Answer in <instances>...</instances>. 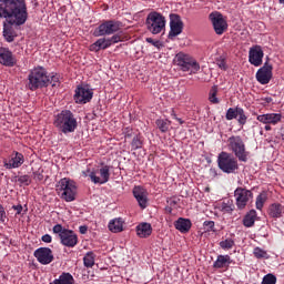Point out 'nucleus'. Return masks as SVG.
Masks as SVG:
<instances>
[{
  "label": "nucleus",
  "instance_id": "f8f14e48",
  "mask_svg": "<svg viewBox=\"0 0 284 284\" xmlns=\"http://www.w3.org/2000/svg\"><path fill=\"white\" fill-rule=\"evenodd\" d=\"M94 97V91L89 85H78L74 91L73 101L79 105H85L90 103Z\"/></svg>",
  "mask_w": 284,
  "mask_h": 284
},
{
  "label": "nucleus",
  "instance_id": "4c0bfd02",
  "mask_svg": "<svg viewBox=\"0 0 284 284\" xmlns=\"http://www.w3.org/2000/svg\"><path fill=\"white\" fill-rule=\"evenodd\" d=\"M267 201V193H260L256 196V201H255V207L256 210H263V205H265V202Z\"/></svg>",
  "mask_w": 284,
  "mask_h": 284
},
{
  "label": "nucleus",
  "instance_id": "393cba45",
  "mask_svg": "<svg viewBox=\"0 0 284 284\" xmlns=\"http://www.w3.org/2000/svg\"><path fill=\"white\" fill-rule=\"evenodd\" d=\"M230 265H232L230 255H217L216 261L213 263L215 270H227Z\"/></svg>",
  "mask_w": 284,
  "mask_h": 284
},
{
  "label": "nucleus",
  "instance_id": "79ce46f5",
  "mask_svg": "<svg viewBox=\"0 0 284 284\" xmlns=\"http://www.w3.org/2000/svg\"><path fill=\"white\" fill-rule=\"evenodd\" d=\"M110 45H114L115 43H121L123 41V36L121 33H115L112 37L108 38Z\"/></svg>",
  "mask_w": 284,
  "mask_h": 284
},
{
  "label": "nucleus",
  "instance_id": "ea45409f",
  "mask_svg": "<svg viewBox=\"0 0 284 284\" xmlns=\"http://www.w3.org/2000/svg\"><path fill=\"white\" fill-rule=\"evenodd\" d=\"M253 256H255V258H270V255L267 254V251L256 246L253 250Z\"/></svg>",
  "mask_w": 284,
  "mask_h": 284
},
{
  "label": "nucleus",
  "instance_id": "bf43d9fd",
  "mask_svg": "<svg viewBox=\"0 0 284 284\" xmlns=\"http://www.w3.org/2000/svg\"><path fill=\"white\" fill-rule=\"evenodd\" d=\"M175 121H178L180 125H183V123H185V121H183L181 118L175 119Z\"/></svg>",
  "mask_w": 284,
  "mask_h": 284
},
{
  "label": "nucleus",
  "instance_id": "5701e85b",
  "mask_svg": "<svg viewBox=\"0 0 284 284\" xmlns=\"http://www.w3.org/2000/svg\"><path fill=\"white\" fill-rule=\"evenodd\" d=\"M133 196L138 201L142 210H145V207H148V191H145L143 186H134Z\"/></svg>",
  "mask_w": 284,
  "mask_h": 284
},
{
  "label": "nucleus",
  "instance_id": "72a5a7b5",
  "mask_svg": "<svg viewBox=\"0 0 284 284\" xmlns=\"http://www.w3.org/2000/svg\"><path fill=\"white\" fill-rule=\"evenodd\" d=\"M234 202L232 200L223 201L220 205L221 212H224V214H232L234 212Z\"/></svg>",
  "mask_w": 284,
  "mask_h": 284
},
{
  "label": "nucleus",
  "instance_id": "39448f33",
  "mask_svg": "<svg viewBox=\"0 0 284 284\" xmlns=\"http://www.w3.org/2000/svg\"><path fill=\"white\" fill-rule=\"evenodd\" d=\"M55 190L59 196L67 203H72V201L77 199V183L68 178L61 179L58 182Z\"/></svg>",
  "mask_w": 284,
  "mask_h": 284
},
{
  "label": "nucleus",
  "instance_id": "a18cd8bd",
  "mask_svg": "<svg viewBox=\"0 0 284 284\" xmlns=\"http://www.w3.org/2000/svg\"><path fill=\"white\" fill-rule=\"evenodd\" d=\"M60 83L59 74H54L51 78L49 77V85H52V88H59Z\"/></svg>",
  "mask_w": 284,
  "mask_h": 284
},
{
  "label": "nucleus",
  "instance_id": "052dcab7",
  "mask_svg": "<svg viewBox=\"0 0 284 284\" xmlns=\"http://www.w3.org/2000/svg\"><path fill=\"white\" fill-rule=\"evenodd\" d=\"M280 3H282L284 6V0H278Z\"/></svg>",
  "mask_w": 284,
  "mask_h": 284
},
{
  "label": "nucleus",
  "instance_id": "4468645a",
  "mask_svg": "<svg viewBox=\"0 0 284 284\" xmlns=\"http://www.w3.org/2000/svg\"><path fill=\"white\" fill-rule=\"evenodd\" d=\"M209 19L212 22L215 34L221 36L224 32H227V20L223 18V14H221V12L215 11L210 13Z\"/></svg>",
  "mask_w": 284,
  "mask_h": 284
},
{
  "label": "nucleus",
  "instance_id": "e433bc0d",
  "mask_svg": "<svg viewBox=\"0 0 284 284\" xmlns=\"http://www.w3.org/2000/svg\"><path fill=\"white\" fill-rule=\"evenodd\" d=\"M221 250H224L227 252L229 250H232L234 245H236V242L232 237H227L219 243Z\"/></svg>",
  "mask_w": 284,
  "mask_h": 284
},
{
  "label": "nucleus",
  "instance_id": "c756f323",
  "mask_svg": "<svg viewBox=\"0 0 284 284\" xmlns=\"http://www.w3.org/2000/svg\"><path fill=\"white\" fill-rule=\"evenodd\" d=\"M254 223H256V211L251 210L245 214L243 219V225L244 227H254Z\"/></svg>",
  "mask_w": 284,
  "mask_h": 284
},
{
  "label": "nucleus",
  "instance_id": "603ef678",
  "mask_svg": "<svg viewBox=\"0 0 284 284\" xmlns=\"http://www.w3.org/2000/svg\"><path fill=\"white\" fill-rule=\"evenodd\" d=\"M79 232L80 234H88V226L85 225L79 226Z\"/></svg>",
  "mask_w": 284,
  "mask_h": 284
},
{
  "label": "nucleus",
  "instance_id": "423d86ee",
  "mask_svg": "<svg viewBox=\"0 0 284 284\" xmlns=\"http://www.w3.org/2000/svg\"><path fill=\"white\" fill-rule=\"evenodd\" d=\"M52 232L53 234H58L60 243L64 247H77L79 245V235L74 231L63 227V225L55 224Z\"/></svg>",
  "mask_w": 284,
  "mask_h": 284
},
{
  "label": "nucleus",
  "instance_id": "8fccbe9b",
  "mask_svg": "<svg viewBox=\"0 0 284 284\" xmlns=\"http://www.w3.org/2000/svg\"><path fill=\"white\" fill-rule=\"evenodd\" d=\"M41 241H42L43 243H52V235H50V234H44V235H42Z\"/></svg>",
  "mask_w": 284,
  "mask_h": 284
},
{
  "label": "nucleus",
  "instance_id": "b1692460",
  "mask_svg": "<svg viewBox=\"0 0 284 284\" xmlns=\"http://www.w3.org/2000/svg\"><path fill=\"white\" fill-rule=\"evenodd\" d=\"M111 48L110 40L108 38H100L89 47L90 52H101V50H108Z\"/></svg>",
  "mask_w": 284,
  "mask_h": 284
},
{
  "label": "nucleus",
  "instance_id": "412c9836",
  "mask_svg": "<svg viewBox=\"0 0 284 284\" xmlns=\"http://www.w3.org/2000/svg\"><path fill=\"white\" fill-rule=\"evenodd\" d=\"M256 119L264 125H278L283 119V115L280 113H266L257 115Z\"/></svg>",
  "mask_w": 284,
  "mask_h": 284
},
{
  "label": "nucleus",
  "instance_id": "864d4df0",
  "mask_svg": "<svg viewBox=\"0 0 284 284\" xmlns=\"http://www.w3.org/2000/svg\"><path fill=\"white\" fill-rule=\"evenodd\" d=\"M33 175H34V179H37L38 181H43V174L39 172H34Z\"/></svg>",
  "mask_w": 284,
  "mask_h": 284
},
{
  "label": "nucleus",
  "instance_id": "6ab92c4d",
  "mask_svg": "<svg viewBox=\"0 0 284 284\" xmlns=\"http://www.w3.org/2000/svg\"><path fill=\"white\" fill-rule=\"evenodd\" d=\"M226 121H233V119H237V123L240 125H245L247 123V115H245V110L243 108H229L225 114Z\"/></svg>",
  "mask_w": 284,
  "mask_h": 284
},
{
  "label": "nucleus",
  "instance_id": "ddd939ff",
  "mask_svg": "<svg viewBox=\"0 0 284 284\" xmlns=\"http://www.w3.org/2000/svg\"><path fill=\"white\" fill-rule=\"evenodd\" d=\"M89 174H84V176H90L92 183L104 185L110 181V166L103 165L101 169H97L95 171L88 170Z\"/></svg>",
  "mask_w": 284,
  "mask_h": 284
},
{
  "label": "nucleus",
  "instance_id": "680f3d73",
  "mask_svg": "<svg viewBox=\"0 0 284 284\" xmlns=\"http://www.w3.org/2000/svg\"><path fill=\"white\" fill-rule=\"evenodd\" d=\"M26 212H28V209L24 210V214H26Z\"/></svg>",
  "mask_w": 284,
  "mask_h": 284
},
{
  "label": "nucleus",
  "instance_id": "9b49d317",
  "mask_svg": "<svg viewBox=\"0 0 284 284\" xmlns=\"http://www.w3.org/2000/svg\"><path fill=\"white\" fill-rule=\"evenodd\" d=\"M235 205L237 210H245L247 204L254 199V193L252 190L239 186L234 191Z\"/></svg>",
  "mask_w": 284,
  "mask_h": 284
},
{
  "label": "nucleus",
  "instance_id": "cd10ccee",
  "mask_svg": "<svg viewBox=\"0 0 284 284\" xmlns=\"http://www.w3.org/2000/svg\"><path fill=\"white\" fill-rule=\"evenodd\" d=\"M136 234L140 239H148V236L152 235V224L150 223H141L136 226Z\"/></svg>",
  "mask_w": 284,
  "mask_h": 284
},
{
  "label": "nucleus",
  "instance_id": "dca6fc26",
  "mask_svg": "<svg viewBox=\"0 0 284 284\" xmlns=\"http://www.w3.org/2000/svg\"><path fill=\"white\" fill-rule=\"evenodd\" d=\"M263 57H265V53L261 45L256 44L250 48L248 63H251V65H254L255 68L263 65Z\"/></svg>",
  "mask_w": 284,
  "mask_h": 284
},
{
  "label": "nucleus",
  "instance_id": "a211bd4d",
  "mask_svg": "<svg viewBox=\"0 0 284 284\" xmlns=\"http://www.w3.org/2000/svg\"><path fill=\"white\" fill-rule=\"evenodd\" d=\"M272 64H270V62L266 61L264 65L257 70L255 74L256 81L261 83V85H267V83L272 81Z\"/></svg>",
  "mask_w": 284,
  "mask_h": 284
},
{
  "label": "nucleus",
  "instance_id": "7ed1b4c3",
  "mask_svg": "<svg viewBox=\"0 0 284 284\" xmlns=\"http://www.w3.org/2000/svg\"><path fill=\"white\" fill-rule=\"evenodd\" d=\"M50 85V75H48V70L43 67H36L29 71L27 88L31 92H37L42 88H48Z\"/></svg>",
  "mask_w": 284,
  "mask_h": 284
},
{
  "label": "nucleus",
  "instance_id": "4be33fe9",
  "mask_svg": "<svg viewBox=\"0 0 284 284\" xmlns=\"http://www.w3.org/2000/svg\"><path fill=\"white\" fill-rule=\"evenodd\" d=\"M0 63L1 65H6L7 68H13L17 64V60L14 55H12V51L6 48L0 49Z\"/></svg>",
  "mask_w": 284,
  "mask_h": 284
},
{
  "label": "nucleus",
  "instance_id": "aec40b11",
  "mask_svg": "<svg viewBox=\"0 0 284 284\" xmlns=\"http://www.w3.org/2000/svg\"><path fill=\"white\" fill-rule=\"evenodd\" d=\"M3 163L7 170H17V168H21V165L26 163V158L23 156V153L13 151L9 161L4 160Z\"/></svg>",
  "mask_w": 284,
  "mask_h": 284
},
{
  "label": "nucleus",
  "instance_id": "f3484780",
  "mask_svg": "<svg viewBox=\"0 0 284 284\" xmlns=\"http://www.w3.org/2000/svg\"><path fill=\"white\" fill-rule=\"evenodd\" d=\"M181 32H183V20H181V16L176 13H171L169 39H174V37H179Z\"/></svg>",
  "mask_w": 284,
  "mask_h": 284
},
{
  "label": "nucleus",
  "instance_id": "20e7f679",
  "mask_svg": "<svg viewBox=\"0 0 284 284\" xmlns=\"http://www.w3.org/2000/svg\"><path fill=\"white\" fill-rule=\"evenodd\" d=\"M229 150L234 154L237 161L247 163L250 151L245 149V142L241 135H232L227 139Z\"/></svg>",
  "mask_w": 284,
  "mask_h": 284
},
{
  "label": "nucleus",
  "instance_id": "9d476101",
  "mask_svg": "<svg viewBox=\"0 0 284 284\" xmlns=\"http://www.w3.org/2000/svg\"><path fill=\"white\" fill-rule=\"evenodd\" d=\"M122 23L116 20H105L93 31V37H110L121 30Z\"/></svg>",
  "mask_w": 284,
  "mask_h": 284
},
{
  "label": "nucleus",
  "instance_id": "7c9ffc66",
  "mask_svg": "<svg viewBox=\"0 0 284 284\" xmlns=\"http://www.w3.org/2000/svg\"><path fill=\"white\" fill-rule=\"evenodd\" d=\"M53 284H74V276L70 273L63 272L59 278L53 281Z\"/></svg>",
  "mask_w": 284,
  "mask_h": 284
},
{
  "label": "nucleus",
  "instance_id": "6e6552de",
  "mask_svg": "<svg viewBox=\"0 0 284 284\" xmlns=\"http://www.w3.org/2000/svg\"><path fill=\"white\" fill-rule=\"evenodd\" d=\"M173 62L179 65L180 70L182 72H193V74H196L199 70H201V65L196 63V60H194L189 54H185L183 52H180L175 55Z\"/></svg>",
  "mask_w": 284,
  "mask_h": 284
},
{
  "label": "nucleus",
  "instance_id": "c85d7f7f",
  "mask_svg": "<svg viewBox=\"0 0 284 284\" xmlns=\"http://www.w3.org/2000/svg\"><path fill=\"white\" fill-rule=\"evenodd\" d=\"M109 230L113 232V234H119V232H123V219L118 217L109 222Z\"/></svg>",
  "mask_w": 284,
  "mask_h": 284
},
{
  "label": "nucleus",
  "instance_id": "c9c22d12",
  "mask_svg": "<svg viewBox=\"0 0 284 284\" xmlns=\"http://www.w3.org/2000/svg\"><path fill=\"white\" fill-rule=\"evenodd\" d=\"M217 94H219V87L213 85L209 92L210 103H213L214 105L221 103V101L216 98Z\"/></svg>",
  "mask_w": 284,
  "mask_h": 284
},
{
  "label": "nucleus",
  "instance_id": "58836bf2",
  "mask_svg": "<svg viewBox=\"0 0 284 284\" xmlns=\"http://www.w3.org/2000/svg\"><path fill=\"white\" fill-rule=\"evenodd\" d=\"M132 150H141L143 148V138L141 135H135L131 142Z\"/></svg>",
  "mask_w": 284,
  "mask_h": 284
},
{
  "label": "nucleus",
  "instance_id": "c03bdc74",
  "mask_svg": "<svg viewBox=\"0 0 284 284\" xmlns=\"http://www.w3.org/2000/svg\"><path fill=\"white\" fill-rule=\"evenodd\" d=\"M216 65L220 70H227V61H225V58L223 57L216 59Z\"/></svg>",
  "mask_w": 284,
  "mask_h": 284
},
{
  "label": "nucleus",
  "instance_id": "2f4dec72",
  "mask_svg": "<svg viewBox=\"0 0 284 284\" xmlns=\"http://www.w3.org/2000/svg\"><path fill=\"white\" fill-rule=\"evenodd\" d=\"M3 38L8 43H12L17 39V32L12 27L4 26L3 28Z\"/></svg>",
  "mask_w": 284,
  "mask_h": 284
},
{
  "label": "nucleus",
  "instance_id": "f704fd0d",
  "mask_svg": "<svg viewBox=\"0 0 284 284\" xmlns=\"http://www.w3.org/2000/svg\"><path fill=\"white\" fill-rule=\"evenodd\" d=\"M95 258H97V255L94 254V252L92 251L88 252L83 257L84 267H94Z\"/></svg>",
  "mask_w": 284,
  "mask_h": 284
},
{
  "label": "nucleus",
  "instance_id": "a878e982",
  "mask_svg": "<svg viewBox=\"0 0 284 284\" xmlns=\"http://www.w3.org/2000/svg\"><path fill=\"white\" fill-rule=\"evenodd\" d=\"M175 230H179L182 234H185L192 230V221L190 219L180 217L174 223Z\"/></svg>",
  "mask_w": 284,
  "mask_h": 284
},
{
  "label": "nucleus",
  "instance_id": "09e8293b",
  "mask_svg": "<svg viewBox=\"0 0 284 284\" xmlns=\"http://www.w3.org/2000/svg\"><path fill=\"white\" fill-rule=\"evenodd\" d=\"M12 210H14L17 213H16V216H19L22 212H23V206L21 204L19 205H13L12 206Z\"/></svg>",
  "mask_w": 284,
  "mask_h": 284
},
{
  "label": "nucleus",
  "instance_id": "6e6d98bb",
  "mask_svg": "<svg viewBox=\"0 0 284 284\" xmlns=\"http://www.w3.org/2000/svg\"><path fill=\"white\" fill-rule=\"evenodd\" d=\"M171 116L172 119H174V121L179 118L176 116V112L174 111V109H171Z\"/></svg>",
  "mask_w": 284,
  "mask_h": 284
},
{
  "label": "nucleus",
  "instance_id": "37998d69",
  "mask_svg": "<svg viewBox=\"0 0 284 284\" xmlns=\"http://www.w3.org/2000/svg\"><path fill=\"white\" fill-rule=\"evenodd\" d=\"M262 284H276V277L274 274L268 273L263 277Z\"/></svg>",
  "mask_w": 284,
  "mask_h": 284
},
{
  "label": "nucleus",
  "instance_id": "5fc2aeb1",
  "mask_svg": "<svg viewBox=\"0 0 284 284\" xmlns=\"http://www.w3.org/2000/svg\"><path fill=\"white\" fill-rule=\"evenodd\" d=\"M146 43H151L152 45H156V42L152 38H146Z\"/></svg>",
  "mask_w": 284,
  "mask_h": 284
},
{
  "label": "nucleus",
  "instance_id": "1a4fd4ad",
  "mask_svg": "<svg viewBox=\"0 0 284 284\" xmlns=\"http://www.w3.org/2000/svg\"><path fill=\"white\" fill-rule=\"evenodd\" d=\"M145 23L149 32L152 34H161L165 30V17L156 11L148 14Z\"/></svg>",
  "mask_w": 284,
  "mask_h": 284
},
{
  "label": "nucleus",
  "instance_id": "f257e3e1",
  "mask_svg": "<svg viewBox=\"0 0 284 284\" xmlns=\"http://www.w3.org/2000/svg\"><path fill=\"white\" fill-rule=\"evenodd\" d=\"M0 17L9 26H23L28 21L26 0H0Z\"/></svg>",
  "mask_w": 284,
  "mask_h": 284
},
{
  "label": "nucleus",
  "instance_id": "4d7b16f0",
  "mask_svg": "<svg viewBox=\"0 0 284 284\" xmlns=\"http://www.w3.org/2000/svg\"><path fill=\"white\" fill-rule=\"evenodd\" d=\"M264 130H265L266 132H270V131H272V126H271L270 124H266V125L264 126Z\"/></svg>",
  "mask_w": 284,
  "mask_h": 284
},
{
  "label": "nucleus",
  "instance_id": "e2e57ef3",
  "mask_svg": "<svg viewBox=\"0 0 284 284\" xmlns=\"http://www.w3.org/2000/svg\"><path fill=\"white\" fill-rule=\"evenodd\" d=\"M130 136V134H126V138H129Z\"/></svg>",
  "mask_w": 284,
  "mask_h": 284
},
{
  "label": "nucleus",
  "instance_id": "3c124183",
  "mask_svg": "<svg viewBox=\"0 0 284 284\" xmlns=\"http://www.w3.org/2000/svg\"><path fill=\"white\" fill-rule=\"evenodd\" d=\"M261 103H262V105H268V103H272V101H274L273 99H272V97H267V98H262L261 99Z\"/></svg>",
  "mask_w": 284,
  "mask_h": 284
},
{
  "label": "nucleus",
  "instance_id": "0eeeda50",
  "mask_svg": "<svg viewBox=\"0 0 284 284\" xmlns=\"http://www.w3.org/2000/svg\"><path fill=\"white\" fill-rule=\"evenodd\" d=\"M217 166L224 174H234L239 170V160L232 154L222 151L217 156Z\"/></svg>",
  "mask_w": 284,
  "mask_h": 284
},
{
  "label": "nucleus",
  "instance_id": "f03ea898",
  "mask_svg": "<svg viewBox=\"0 0 284 284\" xmlns=\"http://www.w3.org/2000/svg\"><path fill=\"white\" fill-rule=\"evenodd\" d=\"M53 125L62 134H72L79 128L77 116L70 110H62L60 113L54 115Z\"/></svg>",
  "mask_w": 284,
  "mask_h": 284
},
{
  "label": "nucleus",
  "instance_id": "473e14b6",
  "mask_svg": "<svg viewBox=\"0 0 284 284\" xmlns=\"http://www.w3.org/2000/svg\"><path fill=\"white\" fill-rule=\"evenodd\" d=\"M155 125H156L158 130H160V132L165 134V132H168L170 130V125H172V121L158 119L155 121Z\"/></svg>",
  "mask_w": 284,
  "mask_h": 284
},
{
  "label": "nucleus",
  "instance_id": "bb28decb",
  "mask_svg": "<svg viewBox=\"0 0 284 284\" xmlns=\"http://www.w3.org/2000/svg\"><path fill=\"white\" fill-rule=\"evenodd\" d=\"M284 214V205L281 203H273L268 206V216L271 219H281Z\"/></svg>",
  "mask_w": 284,
  "mask_h": 284
},
{
  "label": "nucleus",
  "instance_id": "49530a36",
  "mask_svg": "<svg viewBox=\"0 0 284 284\" xmlns=\"http://www.w3.org/2000/svg\"><path fill=\"white\" fill-rule=\"evenodd\" d=\"M204 227H206V232H215L214 230V221H205L203 223Z\"/></svg>",
  "mask_w": 284,
  "mask_h": 284
},
{
  "label": "nucleus",
  "instance_id": "2eb2a0df",
  "mask_svg": "<svg viewBox=\"0 0 284 284\" xmlns=\"http://www.w3.org/2000/svg\"><path fill=\"white\" fill-rule=\"evenodd\" d=\"M34 258H37L38 263L41 265H50L52 261H54V254L52 253V248L50 247H39L33 252Z\"/></svg>",
  "mask_w": 284,
  "mask_h": 284
},
{
  "label": "nucleus",
  "instance_id": "13d9d810",
  "mask_svg": "<svg viewBox=\"0 0 284 284\" xmlns=\"http://www.w3.org/2000/svg\"><path fill=\"white\" fill-rule=\"evenodd\" d=\"M165 213H166V214H172V207L166 206V207H165Z\"/></svg>",
  "mask_w": 284,
  "mask_h": 284
},
{
  "label": "nucleus",
  "instance_id": "de8ad7c7",
  "mask_svg": "<svg viewBox=\"0 0 284 284\" xmlns=\"http://www.w3.org/2000/svg\"><path fill=\"white\" fill-rule=\"evenodd\" d=\"M0 223H6V209L0 204Z\"/></svg>",
  "mask_w": 284,
  "mask_h": 284
},
{
  "label": "nucleus",
  "instance_id": "a19ab883",
  "mask_svg": "<svg viewBox=\"0 0 284 284\" xmlns=\"http://www.w3.org/2000/svg\"><path fill=\"white\" fill-rule=\"evenodd\" d=\"M17 183H19V185H30V183H32V178H30V175H19L17 178Z\"/></svg>",
  "mask_w": 284,
  "mask_h": 284
}]
</instances>
